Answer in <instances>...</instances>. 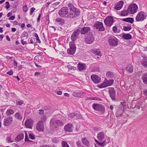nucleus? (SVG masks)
Here are the masks:
<instances>
[{
  "mask_svg": "<svg viewBox=\"0 0 147 147\" xmlns=\"http://www.w3.org/2000/svg\"><path fill=\"white\" fill-rule=\"evenodd\" d=\"M67 5L70 11L66 16L67 18H73L79 16L80 11L79 9L75 7L72 3H69Z\"/></svg>",
  "mask_w": 147,
  "mask_h": 147,
  "instance_id": "1",
  "label": "nucleus"
},
{
  "mask_svg": "<svg viewBox=\"0 0 147 147\" xmlns=\"http://www.w3.org/2000/svg\"><path fill=\"white\" fill-rule=\"evenodd\" d=\"M147 16V14L145 12L141 11L137 14L135 19L136 22H142L146 19Z\"/></svg>",
  "mask_w": 147,
  "mask_h": 147,
  "instance_id": "2",
  "label": "nucleus"
},
{
  "mask_svg": "<svg viewBox=\"0 0 147 147\" xmlns=\"http://www.w3.org/2000/svg\"><path fill=\"white\" fill-rule=\"evenodd\" d=\"M50 125L51 126H53L55 128H57L59 126H63L64 123L61 120L57 119L54 121L53 119H51L50 121Z\"/></svg>",
  "mask_w": 147,
  "mask_h": 147,
  "instance_id": "3",
  "label": "nucleus"
},
{
  "mask_svg": "<svg viewBox=\"0 0 147 147\" xmlns=\"http://www.w3.org/2000/svg\"><path fill=\"white\" fill-rule=\"evenodd\" d=\"M94 40V37L92 33H89L88 35L85 36V42L87 44H90Z\"/></svg>",
  "mask_w": 147,
  "mask_h": 147,
  "instance_id": "4",
  "label": "nucleus"
},
{
  "mask_svg": "<svg viewBox=\"0 0 147 147\" xmlns=\"http://www.w3.org/2000/svg\"><path fill=\"white\" fill-rule=\"evenodd\" d=\"M70 48L68 49L67 52L69 55H74L76 50V47L74 42H70L69 43Z\"/></svg>",
  "mask_w": 147,
  "mask_h": 147,
  "instance_id": "5",
  "label": "nucleus"
},
{
  "mask_svg": "<svg viewBox=\"0 0 147 147\" xmlns=\"http://www.w3.org/2000/svg\"><path fill=\"white\" fill-rule=\"evenodd\" d=\"M108 93L111 100L113 101H117L116 91L113 87H110L108 88Z\"/></svg>",
  "mask_w": 147,
  "mask_h": 147,
  "instance_id": "6",
  "label": "nucleus"
},
{
  "mask_svg": "<svg viewBox=\"0 0 147 147\" xmlns=\"http://www.w3.org/2000/svg\"><path fill=\"white\" fill-rule=\"evenodd\" d=\"M92 107L94 110L104 112L105 111V107L101 104L93 103L92 105Z\"/></svg>",
  "mask_w": 147,
  "mask_h": 147,
  "instance_id": "7",
  "label": "nucleus"
},
{
  "mask_svg": "<svg viewBox=\"0 0 147 147\" xmlns=\"http://www.w3.org/2000/svg\"><path fill=\"white\" fill-rule=\"evenodd\" d=\"M69 10L67 7H63L59 11V14L60 17L62 18H67V15L68 14Z\"/></svg>",
  "mask_w": 147,
  "mask_h": 147,
  "instance_id": "8",
  "label": "nucleus"
},
{
  "mask_svg": "<svg viewBox=\"0 0 147 147\" xmlns=\"http://www.w3.org/2000/svg\"><path fill=\"white\" fill-rule=\"evenodd\" d=\"M114 20L111 16H107L104 20V22L106 26L111 27L114 22Z\"/></svg>",
  "mask_w": 147,
  "mask_h": 147,
  "instance_id": "9",
  "label": "nucleus"
},
{
  "mask_svg": "<svg viewBox=\"0 0 147 147\" xmlns=\"http://www.w3.org/2000/svg\"><path fill=\"white\" fill-rule=\"evenodd\" d=\"M138 8V5L136 4L131 5L128 8L129 13L131 14H134L137 11Z\"/></svg>",
  "mask_w": 147,
  "mask_h": 147,
  "instance_id": "10",
  "label": "nucleus"
},
{
  "mask_svg": "<svg viewBox=\"0 0 147 147\" xmlns=\"http://www.w3.org/2000/svg\"><path fill=\"white\" fill-rule=\"evenodd\" d=\"M118 41V39L114 36L110 38L108 40V42L110 46H115L117 45Z\"/></svg>",
  "mask_w": 147,
  "mask_h": 147,
  "instance_id": "11",
  "label": "nucleus"
},
{
  "mask_svg": "<svg viewBox=\"0 0 147 147\" xmlns=\"http://www.w3.org/2000/svg\"><path fill=\"white\" fill-rule=\"evenodd\" d=\"M94 27L99 31H103L105 30V28L103 26V23L101 22L98 21L94 25Z\"/></svg>",
  "mask_w": 147,
  "mask_h": 147,
  "instance_id": "12",
  "label": "nucleus"
},
{
  "mask_svg": "<svg viewBox=\"0 0 147 147\" xmlns=\"http://www.w3.org/2000/svg\"><path fill=\"white\" fill-rule=\"evenodd\" d=\"M91 30L89 26H84L80 30V33L81 34L83 35H88V33H90V32Z\"/></svg>",
  "mask_w": 147,
  "mask_h": 147,
  "instance_id": "13",
  "label": "nucleus"
},
{
  "mask_svg": "<svg viewBox=\"0 0 147 147\" xmlns=\"http://www.w3.org/2000/svg\"><path fill=\"white\" fill-rule=\"evenodd\" d=\"M80 33V29H77L74 31L71 37V38L72 40L71 42H74L76 40L77 38V36H78Z\"/></svg>",
  "mask_w": 147,
  "mask_h": 147,
  "instance_id": "14",
  "label": "nucleus"
},
{
  "mask_svg": "<svg viewBox=\"0 0 147 147\" xmlns=\"http://www.w3.org/2000/svg\"><path fill=\"white\" fill-rule=\"evenodd\" d=\"M36 129L39 131H43L44 126L43 125V121L42 120L38 121L36 126Z\"/></svg>",
  "mask_w": 147,
  "mask_h": 147,
  "instance_id": "15",
  "label": "nucleus"
},
{
  "mask_svg": "<svg viewBox=\"0 0 147 147\" xmlns=\"http://www.w3.org/2000/svg\"><path fill=\"white\" fill-rule=\"evenodd\" d=\"M13 118L12 117H9L5 118L4 120V125L5 126H8L12 123Z\"/></svg>",
  "mask_w": 147,
  "mask_h": 147,
  "instance_id": "16",
  "label": "nucleus"
},
{
  "mask_svg": "<svg viewBox=\"0 0 147 147\" xmlns=\"http://www.w3.org/2000/svg\"><path fill=\"white\" fill-rule=\"evenodd\" d=\"M33 121L32 119L26 120L24 123L25 125L27 128H31L33 125Z\"/></svg>",
  "mask_w": 147,
  "mask_h": 147,
  "instance_id": "17",
  "label": "nucleus"
},
{
  "mask_svg": "<svg viewBox=\"0 0 147 147\" xmlns=\"http://www.w3.org/2000/svg\"><path fill=\"white\" fill-rule=\"evenodd\" d=\"M91 79L93 82L96 84H97L100 82V78L95 74H93L91 76Z\"/></svg>",
  "mask_w": 147,
  "mask_h": 147,
  "instance_id": "18",
  "label": "nucleus"
},
{
  "mask_svg": "<svg viewBox=\"0 0 147 147\" xmlns=\"http://www.w3.org/2000/svg\"><path fill=\"white\" fill-rule=\"evenodd\" d=\"M72 124L68 123L66 124L64 127V131L66 132H70L72 131Z\"/></svg>",
  "mask_w": 147,
  "mask_h": 147,
  "instance_id": "19",
  "label": "nucleus"
},
{
  "mask_svg": "<svg viewBox=\"0 0 147 147\" xmlns=\"http://www.w3.org/2000/svg\"><path fill=\"white\" fill-rule=\"evenodd\" d=\"M86 94L85 92H74L72 93V95L76 97L82 98Z\"/></svg>",
  "mask_w": 147,
  "mask_h": 147,
  "instance_id": "20",
  "label": "nucleus"
},
{
  "mask_svg": "<svg viewBox=\"0 0 147 147\" xmlns=\"http://www.w3.org/2000/svg\"><path fill=\"white\" fill-rule=\"evenodd\" d=\"M55 22L60 25H63L65 24V20L63 19L58 17L55 19Z\"/></svg>",
  "mask_w": 147,
  "mask_h": 147,
  "instance_id": "21",
  "label": "nucleus"
},
{
  "mask_svg": "<svg viewBox=\"0 0 147 147\" xmlns=\"http://www.w3.org/2000/svg\"><path fill=\"white\" fill-rule=\"evenodd\" d=\"M143 58L141 61V63L142 66L144 68H147V57L145 56H142Z\"/></svg>",
  "mask_w": 147,
  "mask_h": 147,
  "instance_id": "22",
  "label": "nucleus"
},
{
  "mask_svg": "<svg viewBox=\"0 0 147 147\" xmlns=\"http://www.w3.org/2000/svg\"><path fill=\"white\" fill-rule=\"evenodd\" d=\"M77 67L80 71H82L86 69L87 66L85 63H79L77 65Z\"/></svg>",
  "mask_w": 147,
  "mask_h": 147,
  "instance_id": "23",
  "label": "nucleus"
},
{
  "mask_svg": "<svg viewBox=\"0 0 147 147\" xmlns=\"http://www.w3.org/2000/svg\"><path fill=\"white\" fill-rule=\"evenodd\" d=\"M123 4L124 3L123 1H120L114 7V9L117 10H120L123 7Z\"/></svg>",
  "mask_w": 147,
  "mask_h": 147,
  "instance_id": "24",
  "label": "nucleus"
},
{
  "mask_svg": "<svg viewBox=\"0 0 147 147\" xmlns=\"http://www.w3.org/2000/svg\"><path fill=\"white\" fill-rule=\"evenodd\" d=\"M24 137V135L23 133H21L18 134L15 138V140L17 142H20L23 140Z\"/></svg>",
  "mask_w": 147,
  "mask_h": 147,
  "instance_id": "25",
  "label": "nucleus"
},
{
  "mask_svg": "<svg viewBox=\"0 0 147 147\" xmlns=\"http://www.w3.org/2000/svg\"><path fill=\"white\" fill-rule=\"evenodd\" d=\"M105 137V133L103 131L99 132L97 134V138L100 141H101L104 139Z\"/></svg>",
  "mask_w": 147,
  "mask_h": 147,
  "instance_id": "26",
  "label": "nucleus"
},
{
  "mask_svg": "<svg viewBox=\"0 0 147 147\" xmlns=\"http://www.w3.org/2000/svg\"><path fill=\"white\" fill-rule=\"evenodd\" d=\"M81 141L84 145L87 147L90 146V142L86 138H83L81 139Z\"/></svg>",
  "mask_w": 147,
  "mask_h": 147,
  "instance_id": "27",
  "label": "nucleus"
},
{
  "mask_svg": "<svg viewBox=\"0 0 147 147\" xmlns=\"http://www.w3.org/2000/svg\"><path fill=\"white\" fill-rule=\"evenodd\" d=\"M127 71L129 73H132L133 71L134 67L133 65H128L126 67Z\"/></svg>",
  "mask_w": 147,
  "mask_h": 147,
  "instance_id": "28",
  "label": "nucleus"
},
{
  "mask_svg": "<svg viewBox=\"0 0 147 147\" xmlns=\"http://www.w3.org/2000/svg\"><path fill=\"white\" fill-rule=\"evenodd\" d=\"M122 20L132 24L134 22V19L132 18H128L122 19Z\"/></svg>",
  "mask_w": 147,
  "mask_h": 147,
  "instance_id": "29",
  "label": "nucleus"
},
{
  "mask_svg": "<svg viewBox=\"0 0 147 147\" xmlns=\"http://www.w3.org/2000/svg\"><path fill=\"white\" fill-rule=\"evenodd\" d=\"M122 37L125 40H129L132 38L131 35L129 33H124L122 35Z\"/></svg>",
  "mask_w": 147,
  "mask_h": 147,
  "instance_id": "30",
  "label": "nucleus"
},
{
  "mask_svg": "<svg viewBox=\"0 0 147 147\" xmlns=\"http://www.w3.org/2000/svg\"><path fill=\"white\" fill-rule=\"evenodd\" d=\"M142 79L144 83L147 84V73H144L143 75Z\"/></svg>",
  "mask_w": 147,
  "mask_h": 147,
  "instance_id": "31",
  "label": "nucleus"
},
{
  "mask_svg": "<svg viewBox=\"0 0 147 147\" xmlns=\"http://www.w3.org/2000/svg\"><path fill=\"white\" fill-rule=\"evenodd\" d=\"M92 52L96 55L101 56L102 54L100 51L96 49H93L92 51Z\"/></svg>",
  "mask_w": 147,
  "mask_h": 147,
  "instance_id": "32",
  "label": "nucleus"
},
{
  "mask_svg": "<svg viewBox=\"0 0 147 147\" xmlns=\"http://www.w3.org/2000/svg\"><path fill=\"white\" fill-rule=\"evenodd\" d=\"M14 113V111L11 109H7L6 112V114L7 116H9L13 115Z\"/></svg>",
  "mask_w": 147,
  "mask_h": 147,
  "instance_id": "33",
  "label": "nucleus"
},
{
  "mask_svg": "<svg viewBox=\"0 0 147 147\" xmlns=\"http://www.w3.org/2000/svg\"><path fill=\"white\" fill-rule=\"evenodd\" d=\"M107 83L105 82V80L104 82L101 84H99L97 86V87L99 88H103L107 87Z\"/></svg>",
  "mask_w": 147,
  "mask_h": 147,
  "instance_id": "34",
  "label": "nucleus"
},
{
  "mask_svg": "<svg viewBox=\"0 0 147 147\" xmlns=\"http://www.w3.org/2000/svg\"><path fill=\"white\" fill-rule=\"evenodd\" d=\"M129 12L128 10H123L121 12V13L120 15L122 16H127L128 15Z\"/></svg>",
  "mask_w": 147,
  "mask_h": 147,
  "instance_id": "35",
  "label": "nucleus"
},
{
  "mask_svg": "<svg viewBox=\"0 0 147 147\" xmlns=\"http://www.w3.org/2000/svg\"><path fill=\"white\" fill-rule=\"evenodd\" d=\"M14 116L16 118L19 120H21L22 119V117L20 114L19 113H16L14 115Z\"/></svg>",
  "mask_w": 147,
  "mask_h": 147,
  "instance_id": "36",
  "label": "nucleus"
},
{
  "mask_svg": "<svg viewBox=\"0 0 147 147\" xmlns=\"http://www.w3.org/2000/svg\"><path fill=\"white\" fill-rule=\"evenodd\" d=\"M105 82L107 83L106 84L107 86L112 85L113 84L114 81L113 80H108L107 79H105Z\"/></svg>",
  "mask_w": 147,
  "mask_h": 147,
  "instance_id": "37",
  "label": "nucleus"
},
{
  "mask_svg": "<svg viewBox=\"0 0 147 147\" xmlns=\"http://www.w3.org/2000/svg\"><path fill=\"white\" fill-rule=\"evenodd\" d=\"M131 28V26L130 24H129L127 26H124L123 27V30L125 31H129Z\"/></svg>",
  "mask_w": 147,
  "mask_h": 147,
  "instance_id": "38",
  "label": "nucleus"
},
{
  "mask_svg": "<svg viewBox=\"0 0 147 147\" xmlns=\"http://www.w3.org/2000/svg\"><path fill=\"white\" fill-rule=\"evenodd\" d=\"M25 37H26V38H27L28 37V34L26 32L24 31L22 34L21 38H22Z\"/></svg>",
  "mask_w": 147,
  "mask_h": 147,
  "instance_id": "39",
  "label": "nucleus"
},
{
  "mask_svg": "<svg viewBox=\"0 0 147 147\" xmlns=\"http://www.w3.org/2000/svg\"><path fill=\"white\" fill-rule=\"evenodd\" d=\"M62 145L63 147H69L67 143L65 141H63L61 142Z\"/></svg>",
  "mask_w": 147,
  "mask_h": 147,
  "instance_id": "40",
  "label": "nucleus"
},
{
  "mask_svg": "<svg viewBox=\"0 0 147 147\" xmlns=\"http://www.w3.org/2000/svg\"><path fill=\"white\" fill-rule=\"evenodd\" d=\"M34 36L36 37V40L39 43H40V41L39 39L38 35L36 33H34Z\"/></svg>",
  "mask_w": 147,
  "mask_h": 147,
  "instance_id": "41",
  "label": "nucleus"
},
{
  "mask_svg": "<svg viewBox=\"0 0 147 147\" xmlns=\"http://www.w3.org/2000/svg\"><path fill=\"white\" fill-rule=\"evenodd\" d=\"M98 144L102 147H104L106 144V140H105L102 142H99Z\"/></svg>",
  "mask_w": 147,
  "mask_h": 147,
  "instance_id": "42",
  "label": "nucleus"
},
{
  "mask_svg": "<svg viewBox=\"0 0 147 147\" xmlns=\"http://www.w3.org/2000/svg\"><path fill=\"white\" fill-rule=\"evenodd\" d=\"M6 140L8 143H11L13 142V141L12 140L11 138L10 137H7L6 138Z\"/></svg>",
  "mask_w": 147,
  "mask_h": 147,
  "instance_id": "43",
  "label": "nucleus"
},
{
  "mask_svg": "<svg viewBox=\"0 0 147 147\" xmlns=\"http://www.w3.org/2000/svg\"><path fill=\"white\" fill-rule=\"evenodd\" d=\"M25 142L28 141V142H30L31 141V140H30L28 138V135L27 134L26 132H25Z\"/></svg>",
  "mask_w": 147,
  "mask_h": 147,
  "instance_id": "44",
  "label": "nucleus"
},
{
  "mask_svg": "<svg viewBox=\"0 0 147 147\" xmlns=\"http://www.w3.org/2000/svg\"><path fill=\"white\" fill-rule=\"evenodd\" d=\"M76 144L78 147H85L82 145L80 141H78L77 142Z\"/></svg>",
  "mask_w": 147,
  "mask_h": 147,
  "instance_id": "45",
  "label": "nucleus"
},
{
  "mask_svg": "<svg viewBox=\"0 0 147 147\" xmlns=\"http://www.w3.org/2000/svg\"><path fill=\"white\" fill-rule=\"evenodd\" d=\"M75 116V114L74 113H71L68 115V117L69 118H72Z\"/></svg>",
  "mask_w": 147,
  "mask_h": 147,
  "instance_id": "46",
  "label": "nucleus"
},
{
  "mask_svg": "<svg viewBox=\"0 0 147 147\" xmlns=\"http://www.w3.org/2000/svg\"><path fill=\"white\" fill-rule=\"evenodd\" d=\"M22 9L23 11L24 12H26L27 11L28 7L26 4H25V5L23 6Z\"/></svg>",
  "mask_w": 147,
  "mask_h": 147,
  "instance_id": "47",
  "label": "nucleus"
},
{
  "mask_svg": "<svg viewBox=\"0 0 147 147\" xmlns=\"http://www.w3.org/2000/svg\"><path fill=\"white\" fill-rule=\"evenodd\" d=\"M29 136L31 139L34 140L35 139V136L33 134H29Z\"/></svg>",
  "mask_w": 147,
  "mask_h": 147,
  "instance_id": "48",
  "label": "nucleus"
},
{
  "mask_svg": "<svg viewBox=\"0 0 147 147\" xmlns=\"http://www.w3.org/2000/svg\"><path fill=\"white\" fill-rule=\"evenodd\" d=\"M6 6L5 8L7 9L9 8L10 7V5H9V3L8 1H7L5 2Z\"/></svg>",
  "mask_w": 147,
  "mask_h": 147,
  "instance_id": "49",
  "label": "nucleus"
},
{
  "mask_svg": "<svg viewBox=\"0 0 147 147\" xmlns=\"http://www.w3.org/2000/svg\"><path fill=\"white\" fill-rule=\"evenodd\" d=\"M75 117H76L77 119H81L82 117L81 116L78 114H75Z\"/></svg>",
  "mask_w": 147,
  "mask_h": 147,
  "instance_id": "50",
  "label": "nucleus"
},
{
  "mask_svg": "<svg viewBox=\"0 0 147 147\" xmlns=\"http://www.w3.org/2000/svg\"><path fill=\"white\" fill-rule=\"evenodd\" d=\"M18 3L17 2H15L12 5V7L14 8H16L17 6L18 5Z\"/></svg>",
  "mask_w": 147,
  "mask_h": 147,
  "instance_id": "51",
  "label": "nucleus"
},
{
  "mask_svg": "<svg viewBox=\"0 0 147 147\" xmlns=\"http://www.w3.org/2000/svg\"><path fill=\"white\" fill-rule=\"evenodd\" d=\"M23 103V101L22 100H20L18 102L17 104V105L21 106Z\"/></svg>",
  "mask_w": 147,
  "mask_h": 147,
  "instance_id": "52",
  "label": "nucleus"
},
{
  "mask_svg": "<svg viewBox=\"0 0 147 147\" xmlns=\"http://www.w3.org/2000/svg\"><path fill=\"white\" fill-rule=\"evenodd\" d=\"M35 10V8L34 7H32L30 9V15H32Z\"/></svg>",
  "mask_w": 147,
  "mask_h": 147,
  "instance_id": "53",
  "label": "nucleus"
},
{
  "mask_svg": "<svg viewBox=\"0 0 147 147\" xmlns=\"http://www.w3.org/2000/svg\"><path fill=\"white\" fill-rule=\"evenodd\" d=\"M41 119L42 121H45L47 120V117L46 115H45L42 116L41 117Z\"/></svg>",
  "mask_w": 147,
  "mask_h": 147,
  "instance_id": "54",
  "label": "nucleus"
},
{
  "mask_svg": "<svg viewBox=\"0 0 147 147\" xmlns=\"http://www.w3.org/2000/svg\"><path fill=\"white\" fill-rule=\"evenodd\" d=\"M33 39H34L35 40L34 38L31 37L29 40V39L28 40V41H30V42H29V44H32L33 43Z\"/></svg>",
  "mask_w": 147,
  "mask_h": 147,
  "instance_id": "55",
  "label": "nucleus"
},
{
  "mask_svg": "<svg viewBox=\"0 0 147 147\" xmlns=\"http://www.w3.org/2000/svg\"><path fill=\"white\" fill-rule=\"evenodd\" d=\"M117 28L115 26L113 27L112 30L114 33H117Z\"/></svg>",
  "mask_w": 147,
  "mask_h": 147,
  "instance_id": "56",
  "label": "nucleus"
},
{
  "mask_svg": "<svg viewBox=\"0 0 147 147\" xmlns=\"http://www.w3.org/2000/svg\"><path fill=\"white\" fill-rule=\"evenodd\" d=\"M6 73L9 76H11L13 74V71L12 70H11L7 72Z\"/></svg>",
  "mask_w": 147,
  "mask_h": 147,
  "instance_id": "57",
  "label": "nucleus"
},
{
  "mask_svg": "<svg viewBox=\"0 0 147 147\" xmlns=\"http://www.w3.org/2000/svg\"><path fill=\"white\" fill-rule=\"evenodd\" d=\"M116 116L117 117H118L121 116L122 114L121 113H119V112L118 111L116 113Z\"/></svg>",
  "mask_w": 147,
  "mask_h": 147,
  "instance_id": "58",
  "label": "nucleus"
},
{
  "mask_svg": "<svg viewBox=\"0 0 147 147\" xmlns=\"http://www.w3.org/2000/svg\"><path fill=\"white\" fill-rule=\"evenodd\" d=\"M52 141L53 143H57L58 142V140L55 138H54L52 139Z\"/></svg>",
  "mask_w": 147,
  "mask_h": 147,
  "instance_id": "59",
  "label": "nucleus"
},
{
  "mask_svg": "<svg viewBox=\"0 0 147 147\" xmlns=\"http://www.w3.org/2000/svg\"><path fill=\"white\" fill-rule=\"evenodd\" d=\"M39 114L40 115H42L44 114V111L43 110L40 109L39 110Z\"/></svg>",
  "mask_w": 147,
  "mask_h": 147,
  "instance_id": "60",
  "label": "nucleus"
},
{
  "mask_svg": "<svg viewBox=\"0 0 147 147\" xmlns=\"http://www.w3.org/2000/svg\"><path fill=\"white\" fill-rule=\"evenodd\" d=\"M21 43L23 45H24L25 44H27L28 43L26 41H24L22 39L21 40Z\"/></svg>",
  "mask_w": 147,
  "mask_h": 147,
  "instance_id": "61",
  "label": "nucleus"
},
{
  "mask_svg": "<svg viewBox=\"0 0 147 147\" xmlns=\"http://www.w3.org/2000/svg\"><path fill=\"white\" fill-rule=\"evenodd\" d=\"M121 104L124 107H125L126 106V103L125 101H123L121 102Z\"/></svg>",
  "mask_w": 147,
  "mask_h": 147,
  "instance_id": "62",
  "label": "nucleus"
},
{
  "mask_svg": "<svg viewBox=\"0 0 147 147\" xmlns=\"http://www.w3.org/2000/svg\"><path fill=\"white\" fill-rule=\"evenodd\" d=\"M40 73L38 72H35L34 76H39L40 75Z\"/></svg>",
  "mask_w": 147,
  "mask_h": 147,
  "instance_id": "63",
  "label": "nucleus"
},
{
  "mask_svg": "<svg viewBox=\"0 0 147 147\" xmlns=\"http://www.w3.org/2000/svg\"><path fill=\"white\" fill-rule=\"evenodd\" d=\"M143 94L147 96V89L144 90L143 91Z\"/></svg>",
  "mask_w": 147,
  "mask_h": 147,
  "instance_id": "64",
  "label": "nucleus"
}]
</instances>
